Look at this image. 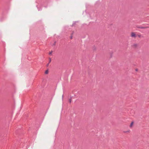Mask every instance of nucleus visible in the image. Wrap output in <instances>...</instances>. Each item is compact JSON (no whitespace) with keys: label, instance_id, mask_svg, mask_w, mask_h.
<instances>
[{"label":"nucleus","instance_id":"nucleus-1","mask_svg":"<svg viewBox=\"0 0 149 149\" xmlns=\"http://www.w3.org/2000/svg\"><path fill=\"white\" fill-rule=\"evenodd\" d=\"M137 28L140 29H147L149 28V27L148 26H146V27H143V26H138L137 27Z\"/></svg>","mask_w":149,"mask_h":149},{"label":"nucleus","instance_id":"nucleus-2","mask_svg":"<svg viewBox=\"0 0 149 149\" xmlns=\"http://www.w3.org/2000/svg\"><path fill=\"white\" fill-rule=\"evenodd\" d=\"M131 36L132 37L136 38V35L134 32H132L131 33Z\"/></svg>","mask_w":149,"mask_h":149},{"label":"nucleus","instance_id":"nucleus-3","mask_svg":"<svg viewBox=\"0 0 149 149\" xmlns=\"http://www.w3.org/2000/svg\"><path fill=\"white\" fill-rule=\"evenodd\" d=\"M133 124H134V122H131V124H130V127H132V125H133Z\"/></svg>","mask_w":149,"mask_h":149},{"label":"nucleus","instance_id":"nucleus-4","mask_svg":"<svg viewBox=\"0 0 149 149\" xmlns=\"http://www.w3.org/2000/svg\"><path fill=\"white\" fill-rule=\"evenodd\" d=\"M137 46V45L136 44H134L133 45V46L135 47H136Z\"/></svg>","mask_w":149,"mask_h":149},{"label":"nucleus","instance_id":"nucleus-5","mask_svg":"<svg viewBox=\"0 0 149 149\" xmlns=\"http://www.w3.org/2000/svg\"><path fill=\"white\" fill-rule=\"evenodd\" d=\"M48 72H49V71H48V70H46V71H45V74H48Z\"/></svg>","mask_w":149,"mask_h":149},{"label":"nucleus","instance_id":"nucleus-6","mask_svg":"<svg viewBox=\"0 0 149 149\" xmlns=\"http://www.w3.org/2000/svg\"><path fill=\"white\" fill-rule=\"evenodd\" d=\"M73 31L72 33L71 34V36H70V39H72V35L73 34Z\"/></svg>","mask_w":149,"mask_h":149},{"label":"nucleus","instance_id":"nucleus-7","mask_svg":"<svg viewBox=\"0 0 149 149\" xmlns=\"http://www.w3.org/2000/svg\"><path fill=\"white\" fill-rule=\"evenodd\" d=\"M137 36L139 38H141V34H138Z\"/></svg>","mask_w":149,"mask_h":149},{"label":"nucleus","instance_id":"nucleus-8","mask_svg":"<svg viewBox=\"0 0 149 149\" xmlns=\"http://www.w3.org/2000/svg\"><path fill=\"white\" fill-rule=\"evenodd\" d=\"M71 100H72V98L70 97V98L69 99V101L70 103H71Z\"/></svg>","mask_w":149,"mask_h":149},{"label":"nucleus","instance_id":"nucleus-9","mask_svg":"<svg viewBox=\"0 0 149 149\" xmlns=\"http://www.w3.org/2000/svg\"><path fill=\"white\" fill-rule=\"evenodd\" d=\"M49 63H50L51 62V58H49Z\"/></svg>","mask_w":149,"mask_h":149},{"label":"nucleus","instance_id":"nucleus-10","mask_svg":"<svg viewBox=\"0 0 149 149\" xmlns=\"http://www.w3.org/2000/svg\"><path fill=\"white\" fill-rule=\"evenodd\" d=\"M52 51H51V52H50L49 53V55H51L52 54Z\"/></svg>","mask_w":149,"mask_h":149},{"label":"nucleus","instance_id":"nucleus-11","mask_svg":"<svg viewBox=\"0 0 149 149\" xmlns=\"http://www.w3.org/2000/svg\"><path fill=\"white\" fill-rule=\"evenodd\" d=\"M56 42H55L52 45L53 46H55L56 45Z\"/></svg>","mask_w":149,"mask_h":149},{"label":"nucleus","instance_id":"nucleus-12","mask_svg":"<svg viewBox=\"0 0 149 149\" xmlns=\"http://www.w3.org/2000/svg\"><path fill=\"white\" fill-rule=\"evenodd\" d=\"M49 63H47V64L46 66H47V67H48V65H49Z\"/></svg>","mask_w":149,"mask_h":149},{"label":"nucleus","instance_id":"nucleus-13","mask_svg":"<svg viewBox=\"0 0 149 149\" xmlns=\"http://www.w3.org/2000/svg\"><path fill=\"white\" fill-rule=\"evenodd\" d=\"M135 70H136V71H137V70H138V69H135Z\"/></svg>","mask_w":149,"mask_h":149},{"label":"nucleus","instance_id":"nucleus-14","mask_svg":"<svg viewBox=\"0 0 149 149\" xmlns=\"http://www.w3.org/2000/svg\"><path fill=\"white\" fill-rule=\"evenodd\" d=\"M129 132L128 131H127L125 132Z\"/></svg>","mask_w":149,"mask_h":149}]
</instances>
